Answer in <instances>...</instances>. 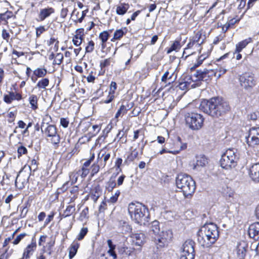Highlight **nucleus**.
<instances>
[{"mask_svg":"<svg viewBox=\"0 0 259 259\" xmlns=\"http://www.w3.org/2000/svg\"><path fill=\"white\" fill-rule=\"evenodd\" d=\"M200 109L212 117H219L230 109L228 103L221 98H212L204 100L200 105Z\"/></svg>","mask_w":259,"mask_h":259,"instance_id":"nucleus-1","label":"nucleus"},{"mask_svg":"<svg viewBox=\"0 0 259 259\" xmlns=\"http://www.w3.org/2000/svg\"><path fill=\"white\" fill-rule=\"evenodd\" d=\"M219 237V232L216 225L213 223L203 225L198 232V241L203 247H209L214 243Z\"/></svg>","mask_w":259,"mask_h":259,"instance_id":"nucleus-2","label":"nucleus"},{"mask_svg":"<svg viewBox=\"0 0 259 259\" xmlns=\"http://www.w3.org/2000/svg\"><path fill=\"white\" fill-rule=\"evenodd\" d=\"M128 211L131 219L140 225H146L149 222V214L148 209L140 203H130Z\"/></svg>","mask_w":259,"mask_h":259,"instance_id":"nucleus-3","label":"nucleus"},{"mask_svg":"<svg viewBox=\"0 0 259 259\" xmlns=\"http://www.w3.org/2000/svg\"><path fill=\"white\" fill-rule=\"evenodd\" d=\"M51 119V117L48 115L45 116L41 125V130L46 137L47 141L51 142L56 148L60 141V137L57 133V128L54 125H48V123H45V121L49 122Z\"/></svg>","mask_w":259,"mask_h":259,"instance_id":"nucleus-4","label":"nucleus"},{"mask_svg":"<svg viewBox=\"0 0 259 259\" xmlns=\"http://www.w3.org/2000/svg\"><path fill=\"white\" fill-rule=\"evenodd\" d=\"M176 185L182 190L186 197L191 196L195 190V182L192 178L186 174H180L176 179Z\"/></svg>","mask_w":259,"mask_h":259,"instance_id":"nucleus-5","label":"nucleus"},{"mask_svg":"<svg viewBox=\"0 0 259 259\" xmlns=\"http://www.w3.org/2000/svg\"><path fill=\"white\" fill-rule=\"evenodd\" d=\"M237 150L234 148L228 149L222 155L220 160L221 166L225 169H229L235 167L238 156Z\"/></svg>","mask_w":259,"mask_h":259,"instance_id":"nucleus-6","label":"nucleus"},{"mask_svg":"<svg viewBox=\"0 0 259 259\" xmlns=\"http://www.w3.org/2000/svg\"><path fill=\"white\" fill-rule=\"evenodd\" d=\"M184 117L186 125L191 130H198L202 127L204 118L201 114L195 112H187Z\"/></svg>","mask_w":259,"mask_h":259,"instance_id":"nucleus-7","label":"nucleus"},{"mask_svg":"<svg viewBox=\"0 0 259 259\" xmlns=\"http://www.w3.org/2000/svg\"><path fill=\"white\" fill-rule=\"evenodd\" d=\"M194 242L191 240L186 241L183 245L180 259L194 258Z\"/></svg>","mask_w":259,"mask_h":259,"instance_id":"nucleus-8","label":"nucleus"},{"mask_svg":"<svg viewBox=\"0 0 259 259\" xmlns=\"http://www.w3.org/2000/svg\"><path fill=\"white\" fill-rule=\"evenodd\" d=\"M157 248L164 247L167 245L169 240L171 238V233L169 231H161L157 235L152 236Z\"/></svg>","mask_w":259,"mask_h":259,"instance_id":"nucleus-9","label":"nucleus"},{"mask_svg":"<svg viewBox=\"0 0 259 259\" xmlns=\"http://www.w3.org/2000/svg\"><path fill=\"white\" fill-rule=\"evenodd\" d=\"M246 142L251 147L259 145V127H253L249 130Z\"/></svg>","mask_w":259,"mask_h":259,"instance_id":"nucleus-10","label":"nucleus"},{"mask_svg":"<svg viewBox=\"0 0 259 259\" xmlns=\"http://www.w3.org/2000/svg\"><path fill=\"white\" fill-rule=\"evenodd\" d=\"M240 84L246 90L252 88L255 84V80L253 75L250 73H245L240 76Z\"/></svg>","mask_w":259,"mask_h":259,"instance_id":"nucleus-11","label":"nucleus"},{"mask_svg":"<svg viewBox=\"0 0 259 259\" xmlns=\"http://www.w3.org/2000/svg\"><path fill=\"white\" fill-rule=\"evenodd\" d=\"M248 234L250 237L254 240H259V223L256 222L250 225L248 228Z\"/></svg>","mask_w":259,"mask_h":259,"instance_id":"nucleus-12","label":"nucleus"},{"mask_svg":"<svg viewBox=\"0 0 259 259\" xmlns=\"http://www.w3.org/2000/svg\"><path fill=\"white\" fill-rule=\"evenodd\" d=\"M207 163V159L204 156L196 157V162L190 163V166L193 169H198L199 168L204 166Z\"/></svg>","mask_w":259,"mask_h":259,"instance_id":"nucleus-13","label":"nucleus"},{"mask_svg":"<svg viewBox=\"0 0 259 259\" xmlns=\"http://www.w3.org/2000/svg\"><path fill=\"white\" fill-rule=\"evenodd\" d=\"M249 175L252 180L259 182V163H254L250 167Z\"/></svg>","mask_w":259,"mask_h":259,"instance_id":"nucleus-14","label":"nucleus"},{"mask_svg":"<svg viewBox=\"0 0 259 259\" xmlns=\"http://www.w3.org/2000/svg\"><path fill=\"white\" fill-rule=\"evenodd\" d=\"M133 242L137 246L142 245L145 241V236L142 233L133 234L131 235Z\"/></svg>","mask_w":259,"mask_h":259,"instance_id":"nucleus-15","label":"nucleus"},{"mask_svg":"<svg viewBox=\"0 0 259 259\" xmlns=\"http://www.w3.org/2000/svg\"><path fill=\"white\" fill-rule=\"evenodd\" d=\"M54 12V9L51 7L40 9L38 15V21H44L46 18L49 17L52 14H53Z\"/></svg>","mask_w":259,"mask_h":259,"instance_id":"nucleus-16","label":"nucleus"},{"mask_svg":"<svg viewBox=\"0 0 259 259\" xmlns=\"http://www.w3.org/2000/svg\"><path fill=\"white\" fill-rule=\"evenodd\" d=\"M207 70L204 69L203 70H197L193 74V77L195 78V81H199L201 80H207L209 79L207 76Z\"/></svg>","mask_w":259,"mask_h":259,"instance_id":"nucleus-17","label":"nucleus"},{"mask_svg":"<svg viewBox=\"0 0 259 259\" xmlns=\"http://www.w3.org/2000/svg\"><path fill=\"white\" fill-rule=\"evenodd\" d=\"M4 101L7 103L10 104L13 100H20L22 98L21 95L17 93L10 92L8 95L4 96Z\"/></svg>","mask_w":259,"mask_h":259,"instance_id":"nucleus-18","label":"nucleus"},{"mask_svg":"<svg viewBox=\"0 0 259 259\" xmlns=\"http://www.w3.org/2000/svg\"><path fill=\"white\" fill-rule=\"evenodd\" d=\"M47 69L37 68L33 71V75L31 76V79L33 82H35L37 77H43L47 74Z\"/></svg>","mask_w":259,"mask_h":259,"instance_id":"nucleus-19","label":"nucleus"},{"mask_svg":"<svg viewBox=\"0 0 259 259\" xmlns=\"http://www.w3.org/2000/svg\"><path fill=\"white\" fill-rule=\"evenodd\" d=\"M247 247L245 242L240 243L238 244L237 249V256L239 259H244L246 255V248Z\"/></svg>","mask_w":259,"mask_h":259,"instance_id":"nucleus-20","label":"nucleus"},{"mask_svg":"<svg viewBox=\"0 0 259 259\" xmlns=\"http://www.w3.org/2000/svg\"><path fill=\"white\" fill-rule=\"evenodd\" d=\"M185 83L187 85V88L190 89L195 88L196 86H198L199 84L195 82V78L193 77V75L192 76H187L184 79Z\"/></svg>","mask_w":259,"mask_h":259,"instance_id":"nucleus-21","label":"nucleus"},{"mask_svg":"<svg viewBox=\"0 0 259 259\" xmlns=\"http://www.w3.org/2000/svg\"><path fill=\"white\" fill-rule=\"evenodd\" d=\"M252 41V39L250 37H249L247 39H245L236 45V52H241L242 50L245 48L247 45L250 43Z\"/></svg>","mask_w":259,"mask_h":259,"instance_id":"nucleus-22","label":"nucleus"},{"mask_svg":"<svg viewBox=\"0 0 259 259\" xmlns=\"http://www.w3.org/2000/svg\"><path fill=\"white\" fill-rule=\"evenodd\" d=\"M94 154L91 153L90 158L88 160H87V161L84 162L83 166L84 167H82V177L85 176L89 174V169L86 168L85 167H88L90 165L91 161L94 159Z\"/></svg>","mask_w":259,"mask_h":259,"instance_id":"nucleus-23","label":"nucleus"},{"mask_svg":"<svg viewBox=\"0 0 259 259\" xmlns=\"http://www.w3.org/2000/svg\"><path fill=\"white\" fill-rule=\"evenodd\" d=\"M181 47L182 46L179 40L174 41L172 42L170 47L166 49V53L168 54L172 51L178 52L181 49Z\"/></svg>","mask_w":259,"mask_h":259,"instance_id":"nucleus-24","label":"nucleus"},{"mask_svg":"<svg viewBox=\"0 0 259 259\" xmlns=\"http://www.w3.org/2000/svg\"><path fill=\"white\" fill-rule=\"evenodd\" d=\"M150 231L152 236L157 235L161 232L160 231L159 223L158 221H154L152 223Z\"/></svg>","mask_w":259,"mask_h":259,"instance_id":"nucleus-25","label":"nucleus"},{"mask_svg":"<svg viewBox=\"0 0 259 259\" xmlns=\"http://www.w3.org/2000/svg\"><path fill=\"white\" fill-rule=\"evenodd\" d=\"M79 247V244L76 242H73L69 248V258L72 259V257L75 255L78 248Z\"/></svg>","mask_w":259,"mask_h":259,"instance_id":"nucleus-26","label":"nucleus"},{"mask_svg":"<svg viewBox=\"0 0 259 259\" xmlns=\"http://www.w3.org/2000/svg\"><path fill=\"white\" fill-rule=\"evenodd\" d=\"M109 37V34L108 31H104L100 33L99 38L102 41V49H104L105 48V42L107 41Z\"/></svg>","mask_w":259,"mask_h":259,"instance_id":"nucleus-27","label":"nucleus"},{"mask_svg":"<svg viewBox=\"0 0 259 259\" xmlns=\"http://www.w3.org/2000/svg\"><path fill=\"white\" fill-rule=\"evenodd\" d=\"M72 41L74 45L79 46L81 45V30L77 29L76 31V34L73 38Z\"/></svg>","mask_w":259,"mask_h":259,"instance_id":"nucleus-28","label":"nucleus"},{"mask_svg":"<svg viewBox=\"0 0 259 259\" xmlns=\"http://www.w3.org/2000/svg\"><path fill=\"white\" fill-rule=\"evenodd\" d=\"M128 5L126 4H121L116 8V13L118 15H123L128 9Z\"/></svg>","mask_w":259,"mask_h":259,"instance_id":"nucleus-29","label":"nucleus"},{"mask_svg":"<svg viewBox=\"0 0 259 259\" xmlns=\"http://www.w3.org/2000/svg\"><path fill=\"white\" fill-rule=\"evenodd\" d=\"M29 103L31 105V108L33 109L37 108V98L36 95H32L29 98Z\"/></svg>","mask_w":259,"mask_h":259,"instance_id":"nucleus-30","label":"nucleus"},{"mask_svg":"<svg viewBox=\"0 0 259 259\" xmlns=\"http://www.w3.org/2000/svg\"><path fill=\"white\" fill-rule=\"evenodd\" d=\"M13 13L11 11H7L4 13L0 14V19L4 22V24H6L7 20L13 16Z\"/></svg>","mask_w":259,"mask_h":259,"instance_id":"nucleus-31","label":"nucleus"},{"mask_svg":"<svg viewBox=\"0 0 259 259\" xmlns=\"http://www.w3.org/2000/svg\"><path fill=\"white\" fill-rule=\"evenodd\" d=\"M49 84V80L48 78H43L39 80L37 84L36 87L40 89H46V87Z\"/></svg>","mask_w":259,"mask_h":259,"instance_id":"nucleus-32","label":"nucleus"},{"mask_svg":"<svg viewBox=\"0 0 259 259\" xmlns=\"http://www.w3.org/2000/svg\"><path fill=\"white\" fill-rule=\"evenodd\" d=\"M75 211V208L72 205H69L67 207L66 209L64 211L63 213H61V215L63 217H67L68 216L70 215L71 214H72L74 211Z\"/></svg>","mask_w":259,"mask_h":259,"instance_id":"nucleus-33","label":"nucleus"},{"mask_svg":"<svg viewBox=\"0 0 259 259\" xmlns=\"http://www.w3.org/2000/svg\"><path fill=\"white\" fill-rule=\"evenodd\" d=\"M202 34L200 32H197L193 37L192 40L196 44V46H200L203 42V40L200 41Z\"/></svg>","mask_w":259,"mask_h":259,"instance_id":"nucleus-34","label":"nucleus"},{"mask_svg":"<svg viewBox=\"0 0 259 259\" xmlns=\"http://www.w3.org/2000/svg\"><path fill=\"white\" fill-rule=\"evenodd\" d=\"M138 154L139 151L137 149L132 150L131 153L128 155L127 160L130 161H133L138 157Z\"/></svg>","mask_w":259,"mask_h":259,"instance_id":"nucleus-35","label":"nucleus"},{"mask_svg":"<svg viewBox=\"0 0 259 259\" xmlns=\"http://www.w3.org/2000/svg\"><path fill=\"white\" fill-rule=\"evenodd\" d=\"M63 59V55L61 53H57L54 57V64L59 65Z\"/></svg>","mask_w":259,"mask_h":259,"instance_id":"nucleus-36","label":"nucleus"},{"mask_svg":"<svg viewBox=\"0 0 259 259\" xmlns=\"http://www.w3.org/2000/svg\"><path fill=\"white\" fill-rule=\"evenodd\" d=\"M127 109L124 105H121L115 115V118H118L120 115H123L127 112Z\"/></svg>","mask_w":259,"mask_h":259,"instance_id":"nucleus-37","label":"nucleus"},{"mask_svg":"<svg viewBox=\"0 0 259 259\" xmlns=\"http://www.w3.org/2000/svg\"><path fill=\"white\" fill-rule=\"evenodd\" d=\"M113 61V59L111 58H109L108 59H105L104 60L101 61L100 62V67L101 68L104 67H106L110 65L111 62Z\"/></svg>","mask_w":259,"mask_h":259,"instance_id":"nucleus-38","label":"nucleus"},{"mask_svg":"<svg viewBox=\"0 0 259 259\" xmlns=\"http://www.w3.org/2000/svg\"><path fill=\"white\" fill-rule=\"evenodd\" d=\"M124 34V32L122 29L117 30L114 33L113 39H119L123 36Z\"/></svg>","mask_w":259,"mask_h":259,"instance_id":"nucleus-39","label":"nucleus"},{"mask_svg":"<svg viewBox=\"0 0 259 259\" xmlns=\"http://www.w3.org/2000/svg\"><path fill=\"white\" fill-rule=\"evenodd\" d=\"M82 124L84 126V128L83 129L84 132L89 131V133H91L90 128L92 127L91 126V123L89 121H87V119H85L83 120H82Z\"/></svg>","mask_w":259,"mask_h":259,"instance_id":"nucleus-40","label":"nucleus"},{"mask_svg":"<svg viewBox=\"0 0 259 259\" xmlns=\"http://www.w3.org/2000/svg\"><path fill=\"white\" fill-rule=\"evenodd\" d=\"M27 235V234L25 233H21L18 235L16 238L15 239V240L13 242V244L14 245L18 244L21 240L24 238V237H25Z\"/></svg>","mask_w":259,"mask_h":259,"instance_id":"nucleus-41","label":"nucleus"},{"mask_svg":"<svg viewBox=\"0 0 259 259\" xmlns=\"http://www.w3.org/2000/svg\"><path fill=\"white\" fill-rule=\"evenodd\" d=\"M207 76L209 77V79H211L213 76H217V70H214L212 69H207Z\"/></svg>","mask_w":259,"mask_h":259,"instance_id":"nucleus-42","label":"nucleus"},{"mask_svg":"<svg viewBox=\"0 0 259 259\" xmlns=\"http://www.w3.org/2000/svg\"><path fill=\"white\" fill-rule=\"evenodd\" d=\"M120 194V191L119 190H117L114 195H113L109 199V201L111 203H115L117 201L119 195Z\"/></svg>","mask_w":259,"mask_h":259,"instance_id":"nucleus-43","label":"nucleus"},{"mask_svg":"<svg viewBox=\"0 0 259 259\" xmlns=\"http://www.w3.org/2000/svg\"><path fill=\"white\" fill-rule=\"evenodd\" d=\"M46 31L44 26H41L36 28V35L37 37H39L40 35Z\"/></svg>","mask_w":259,"mask_h":259,"instance_id":"nucleus-44","label":"nucleus"},{"mask_svg":"<svg viewBox=\"0 0 259 259\" xmlns=\"http://www.w3.org/2000/svg\"><path fill=\"white\" fill-rule=\"evenodd\" d=\"M237 22L236 20L234 21L233 19L231 20L229 23L226 24L222 27V30L224 31V33L227 31V30L229 28L231 25H233L234 23Z\"/></svg>","mask_w":259,"mask_h":259,"instance_id":"nucleus-45","label":"nucleus"},{"mask_svg":"<svg viewBox=\"0 0 259 259\" xmlns=\"http://www.w3.org/2000/svg\"><path fill=\"white\" fill-rule=\"evenodd\" d=\"M94 49V42L91 40L88 42V46L85 47L86 52H91Z\"/></svg>","mask_w":259,"mask_h":259,"instance_id":"nucleus-46","label":"nucleus"},{"mask_svg":"<svg viewBox=\"0 0 259 259\" xmlns=\"http://www.w3.org/2000/svg\"><path fill=\"white\" fill-rule=\"evenodd\" d=\"M60 124L63 127L66 128L68 126L69 120L67 118H61L60 119Z\"/></svg>","mask_w":259,"mask_h":259,"instance_id":"nucleus-47","label":"nucleus"},{"mask_svg":"<svg viewBox=\"0 0 259 259\" xmlns=\"http://www.w3.org/2000/svg\"><path fill=\"white\" fill-rule=\"evenodd\" d=\"M16 116V113L14 112L11 111L8 114V117L9 118L8 119L9 122H13L14 121Z\"/></svg>","mask_w":259,"mask_h":259,"instance_id":"nucleus-48","label":"nucleus"},{"mask_svg":"<svg viewBox=\"0 0 259 259\" xmlns=\"http://www.w3.org/2000/svg\"><path fill=\"white\" fill-rule=\"evenodd\" d=\"M116 183L114 181H109L107 186V189L109 191H112L113 188L115 187Z\"/></svg>","mask_w":259,"mask_h":259,"instance_id":"nucleus-49","label":"nucleus"},{"mask_svg":"<svg viewBox=\"0 0 259 259\" xmlns=\"http://www.w3.org/2000/svg\"><path fill=\"white\" fill-rule=\"evenodd\" d=\"M88 208L87 207L82 211V218L83 217V216L84 217V223H87V221L88 218ZM83 221H83V219L82 218V222Z\"/></svg>","mask_w":259,"mask_h":259,"instance_id":"nucleus-50","label":"nucleus"},{"mask_svg":"<svg viewBox=\"0 0 259 259\" xmlns=\"http://www.w3.org/2000/svg\"><path fill=\"white\" fill-rule=\"evenodd\" d=\"M68 184V183L66 182L62 186V187L58 188L57 190V194H59L62 193L63 192H64L65 191H66L67 189Z\"/></svg>","mask_w":259,"mask_h":259,"instance_id":"nucleus-51","label":"nucleus"},{"mask_svg":"<svg viewBox=\"0 0 259 259\" xmlns=\"http://www.w3.org/2000/svg\"><path fill=\"white\" fill-rule=\"evenodd\" d=\"M225 37V34H220L219 36H217L214 40H213V44H217L220 41H221L223 40L224 37Z\"/></svg>","mask_w":259,"mask_h":259,"instance_id":"nucleus-52","label":"nucleus"},{"mask_svg":"<svg viewBox=\"0 0 259 259\" xmlns=\"http://www.w3.org/2000/svg\"><path fill=\"white\" fill-rule=\"evenodd\" d=\"M99 130L100 128L99 126L97 125H93L90 128L91 133L93 132L92 135H95L96 134H97L99 132Z\"/></svg>","mask_w":259,"mask_h":259,"instance_id":"nucleus-53","label":"nucleus"},{"mask_svg":"<svg viewBox=\"0 0 259 259\" xmlns=\"http://www.w3.org/2000/svg\"><path fill=\"white\" fill-rule=\"evenodd\" d=\"M116 89V83L115 82H111L110 84V94H114L115 91Z\"/></svg>","mask_w":259,"mask_h":259,"instance_id":"nucleus-54","label":"nucleus"},{"mask_svg":"<svg viewBox=\"0 0 259 259\" xmlns=\"http://www.w3.org/2000/svg\"><path fill=\"white\" fill-rule=\"evenodd\" d=\"M2 35L3 38L6 40H8L10 37L9 33L7 32V31L6 29L3 30Z\"/></svg>","mask_w":259,"mask_h":259,"instance_id":"nucleus-55","label":"nucleus"},{"mask_svg":"<svg viewBox=\"0 0 259 259\" xmlns=\"http://www.w3.org/2000/svg\"><path fill=\"white\" fill-rule=\"evenodd\" d=\"M55 44V46H56L58 44V41L55 37H51L49 40L48 41V44L49 46H51Z\"/></svg>","mask_w":259,"mask_h":259,"instance_id":"nucleus-56","label":"nucleus"},{"mask_svg":"<svg viewBox=\"0 0 259 259\" xmlns=\"http://www.w3.org/2000/svg\"><path fill=\"white\" fill-rule=\"evenodd\" d=\"M204 59H205L204 57H202V56H200L198 59L197 63L196 64H195L191 68V69L195 68L199 66L200 64H202V62Z\"/></svg>","mask_w":259,"mask_h":259,"instance_id":"nucleus-57","label":"nucleus"},{"mask_svg":"<svg viewBox=\"0 0 259 259\" xmlns=\"http://www.w3.org/2000/svg\"><path fill=\"white\" fill-rule=\"evenodd\" d=\"M166 152L169 153H172L174 154H177L179 153V151H167L165 149H163L159 152V153L160 154H162Z\"/></svg>","mask_w":259,"mask_h":259,"instance_id":"nucleus-58","label":"nucleus"},{"mask_svg":"<svg viewBox=\"0 0 259 259\" xmlns=\"http://www.w3.org/2000/svg\"><path fill=\"white\" fill-rule=\"evenodd\" d=\"M18 152L20 155L24 154L27 152V149L25 147L21 146L18 148Z\"/></svg>","mask_w":259,"mask_h":259,"instance_id":"nucleus-59","label":"nucleus"},{"mask_svg":"<svg viewBox=\"0 0 259 259\" xmlns=\"http://www.w3.org/2000/svg\"><path fill=\"white\" fill-rule=\"evenodd\" d=\"M54 216V213L52 212L48 216L47 219L46 220L45 223L46 224H49L53 219Z\"/></svg>","mask_w":259,"mask_h":259,"instance_id":"nucleus-60","label":"nucleus"},{"mask_svg":"<svg viewBox=\"0 0 259 259\" xmlns=\"http://www.w3.org/2000/svg\"><path fill=\"white\" fill-rule=\"evenodd\" d=\"M179 88L180 89L182 90H190L189 88H187V85H186V83H185V82L184 81L180 83Z\"/></svg>","mask_w":259,"mask_h":259,"instance_id":"nucleus-61","label":"nucleus"},{"mask_svg":"<svg viewBox=\"0 0 259 259\" xmlns=\"http://www.w3.org/2000/svg\"><path fill=\"white\" fill-rule=\"evenodd\" d=\"M77 174H72L70 176V179L71 180L72 183H76L77 180Z\"/></svg>","mask_w":259,"mask_h":259,"instance_id":"nucleus-62","label":"nucleus"},{"mask_svg":"<svg viewBox=\"0 0 259 259\" xmlns=\"http://www.w3.org/2000/svg\"><path fill=\"white\" fill-rule=\"evenodd\" d=\"M68 10L66 8H63L61 11V17L62 18H65L67 15Z\"/></svg>","mask_w":259,"mask_h":259,"instance_id":"nucleus-63","label":"nucleus"},{"mask_svg":"<svg viewBox=\"0 0 259 259\" xmlns=\"http://www.w3.org/2000/svg\"><path fill=\"white\" fill-rule=\"evenodd\" d=\"M114 94H110L108 97V99L104 101V103H109L112 100L114 99Z\"/></svg>","mask_w":259,"mask_h":259,"instance_id":"nucleus-64","label":"nucleus"}]
</instances>
